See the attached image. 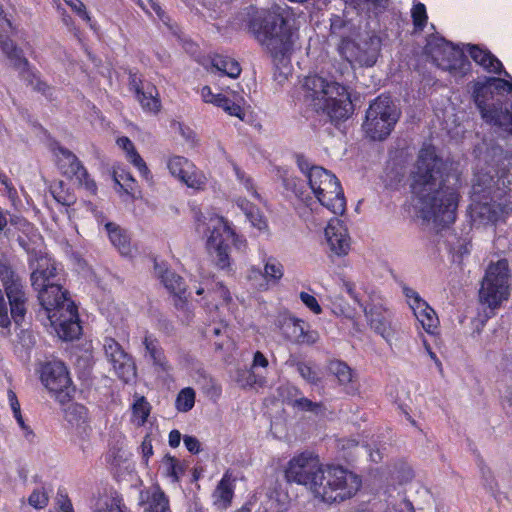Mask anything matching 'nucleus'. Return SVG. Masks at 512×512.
<instances>
[{
    "instance_id": "32",
    "label": "nucleus",
    "mask_w": 512,
    "mask_h": 512,
    "mask_svg": "<svg viewBox=\"0 0 512 512\" xmlns=\"http://www.w3.org/2000/svg\"><path fill=\"white\" fill-rule=\"evenodd\" d=\"M380 309L381 307H377L376 305L369 309L364 307V313L369 319L371 328L384 339L389 340V337L391 336V329L388 322L383 317H380Z\"/></svg>"
},
{
    "instance_id": "47",
    "label": "nucleus",
    "mask_w": 512,
    "mask_h": 512,
    "mask_svg": "<svg viewBox=\"0 0 512 512\" xmlns=\"http://www.w3.org/2000/svg\"><path fill=\"white\" fill-rule=\"evenodd\" d=\"M128 158H129L130 162L138 169V171L141 174V176L145 180L150 181L151 178H152L150 170L148 169L145 161L138 154V152L137 151L132 152V154H130V156H128Z\"/></svg>"
},
{
    "instance_id": "55",
    "label": "nucleus",
    "mask_w": 512,
    "mask_h": 512,
    "mask_svg": "<svg viewBox=\"0 0 512 512\" xmlns=\"http://www.w3.org/2000/svg\"><path fill=\"white\" fill-rule=\"evenodd\" d=\"M414 192L411 193V200L407 201L402 206V215L405 219H409L412 223L415 221L416 217V206L414 205Z\"/></svg>"
},
{
    "instance_id": "41",
    "label": "nucleus",
    "mask_w": 512,
    "mask_h": 512,
    "mask_svg": "<svg viewBox=\"0 0 512 512\" xmlns=\"http://www.w3.org/2000/svg\"><path fill=\"white\" fill-rule=\"evenodd\" d=\"M65 419L72 425H80L85 423L86 408L80 404H69L65 409Z\"/></svg>"
},
{
    "instance_id": "52",
    "label": "nucleus",
    "mask_w": 512,
    "mask_h": 512,
    "mask_svg": "<svg viewBox=\"0 0 512 512\" xmlns=\"http://www.w3.org/2000/svg\"><path fill=\"white\" fill-rule=\"evenodd\" d=\"M300 181L294 177H283V185L287 190L292 191L295 196L298 198H302L303 196V186L300 185Z\"/></svg>"
},
{
    "instance_id": "40",
    "label": "nucleus",
    "mask_w": 512,
    "mask_h": 512,
    "mask_svg": "<svg viewBox=\"0 0 512 512\" xmlns=\"http://www.w3.org/2000/svg\"><path fill=\"white\" fill-rule=\"evenodd\" d=\"M216 106L222 108L229 115L236 116L240 120H244L245 112L243 111L240 104L233 102L226 96H224L222 94H221V96H217Z\"/></svg>"
},
{
    "instance_id": "31",
    "label": "nucleus",
    "mask_w": 512,
    "mask_h": 512,
    "mask_svg": "<svg viewBox=\"0 0 512 512\" xmlns=\"http://www.w3.org/2000/svg\"><path fill=\"white\" fill-rule=\"evenodd\" d=\"M105 228L111 243L119 250L122 255H128L131 252V246L130 238L126 231L111 222L107 223Z\"/></svg>"
},
{
    "instance_id": "38",
    "label": "nucleus",
    "mask_w": 512,
    "mask_h": 512,
    "mask_svg": "<svg viewBox=\"0 0 512 512\" xmlns=\"http://www.w3.org/2000/svg\"><path fill=\"white\" fill-rule=\"evenodd\" d=\"M284 274L283 265L274 257H269L264 264V277L267 281L277 283Z\"/></svg>"
},
{
    "instance_id": "54",
    "label": "nucleus",
    "mask_w": 512,
    "mask_h": 512,
    "mask_svg": "<svg viewBox=\"0 0 512 512\" xmlns=\"http://www.w3.org/2000/svg\"><path fill=\"white\" fill-rule=\"evenodd\" d=\"M299 297L303 304L306 307H308L313 313L320 314L322 312L321 306L319 305L317 299L313 295H310L307 292H301Z\"/></svg>"
},
{
    "instance_id": "13",
    "label": "nucleus",
    "mask_w": 512,
    "mask_h": 512,
    "mask_svg": "<svg viewBox=\"0 0 512 512\" xmlns=\"http://www.w3.org/2000/svg\"><path fill=\"white\" fill-rule=\"evenodd\" d=\"M41 381L61 404L69 402L74 393L67 368L61 361H50L41 368Z\"/></svg>"
},
{
    "instance_id": "25",
    "label": "nucleus",
    "mask_w": 512,
    "mask_h": 512,
    "mask_svg": "<svg viewBox=\"0 0 512 512\" xmlns=\"http://www.w3.org/2000/svg\"><path fill=\"white\" fill-rule=\"evenodd\" d=\"M234 496V487L229 472H226L212 493L213 505L217 510L223 511L231 506Z\"/></svg>"
},
{
    "instance_id": "58",
    "label": "nucleus",
    "mask_w": 512,
    "mask_h": 512,
    "mask_svg": "<svg viewBox=\"0 0 512 512\" xmlns=\"http://www.w3.org/2000/svg\"><path fill=\"white\" fill-rule=\"evenodd\" d=\"M203 381L205 382L203 388L205 389L207 394L215 397H218L220 395L221 389L216 384L214 379L203 376Z\"/></svg>"
},
{
    "instance_id": "2",
    "label": "nucleus",
    "mask_w": 512,
    "mask_h": 512,
    "mask_svg": "<svg viewBox=\"0 0 512 512\" xmlns=\"http://www.w3.org/2000/svg\"><path fill=\"white\" fill-rule=\"evenodd\" d=\"M248 31L270 54L274 61L282 62L292 51V33L279 9L247 8Z\"/></svg>"
},
{
    "instance_id": "28",
    "label": "nucleus",
    "mask_w": 512,
    "mask_h": 512,
    "mask_svg": "<svg viewBox=\"0 0 512 512\" xmlns=\"http://www.w3.org/2000/svg\"><path fill=\"white\" fill-rule=\"evenodd\" d=\"M0 48L15 69L20 71V73L28 72V60L23 56V51L9 37L0 35Z\"/></svg>"
},
{
    "instance_id": "21",
    "label": "nucleus",
    "mask_w": 512,
    "mask_h": 512,
    "mask_svg": "<svg viewBox=\"0 0 512 512\" xmlns=\"http://www.w3.org/2000/svg\"><path fill=\"white\" fill-rule=\"evenodd\" d=\"M325 236L332 252L336 255H346L350 248V239L347 229L343 223L338 220H332L325 228Z\"/></svg>"
},
{
    "instance_id": "16",
    "label": "nucleus",
    "mask_w": 512,
    "mask_h": 512,
    "mask_svg": "<svg viewBox=\"0 0 512 512\" xmlns=\"http://www.w3.org/2000/svg\"><path fill=\"white\" fill-rule=\"evenodd\" d=\"M387 177L392 185H408L411 193L416 188V160L414 148L397 149L388 167Z\"/></svg>"
},
{
    "instance_id": "43",
    "label": "nucleus",
    "mask_w": 512,
    "mask_h": 512,
    "mask_svg": "<svg viewBox=\"0 0 512 512\" xmlns=\"http://www.w3.org/2000/svg\"><path fill=\"white\" fill-rule=\"evenodd\" d=\"M180 180L188 187L197 190L204 189L207 182L205 175L201 171L196 170L195 167Z\"/></svg>"
},
{
    "instance_id": "24",
    "label": "nucleus",
    "mask_w": 512,
    "mask_h": 512,
    "mask_svg": "<svg viewBox=\"0 0 512 512\" xmlns=\"http://www.w3.org/2000/svg\"><path fill=\"white\" fill-rule=\"evenodd\" d=\"M140 504L144 512H170L169 500L159 486L150 487L140 493Z\"/></svg>"
},
{
    "instance_id": "48",
    "label": "nucleus",
    "mask_w": 512,
    "mask_h": 512,
    "mask_svg": "<svg viewBox=\"0 0 512 512\" xmlns=\"http://www.w3.org/2000/svg\"><path fill=\"white\" fill-rule=\"evenodd\" d=\"M293 407H296L302 411H311L316 414L322 412V404L313 402L308 398L301 397L299 399L294 400Z\"/></svg>"
},
{
    "instance_id": "19",
    "label": "nucleus",
    "mask_w": 512,
    "mask_h": 512,
    "mask_svg": "<svg viewBox=\"0 0 512 512\" xmlns=\"http://www.w3.org/2000/svg\"><path fill=\"white\" fill-rule=\"evenodd\" d=\"M441 166L442 161L437 157L435 148H423L418 158V186H435Z\"/></svg>"
},
{
    "instance_id": "46",
    "label": "nucleus",
    "mask_w": 512,
    "mask_h": 512,
    "mask_svg": "<svg viewBox=\"0 0 512 512\" xmlns=\"http://www.w3.org/2000/svg\"><path fill=\"white\" fill-rule=\"evenodd\" d=\"M114 181L126 193H132L134 189V178L132 177L131 173L125 171H121V173L114 172Z\"/></svg>"
},
{
    "instance_id": "64",
    "label": "nucleus",
    "mask_w": 512,
    "mask_h": 512,
    "mask_svg": "<svg viewBox=\"0 0 512 512\" xmlns=\"http://www.w3.org/2000/svg\"><path fill=\"white\" fill-rule=\"evenodd\" d=\"M142 454L145 461H148V458L153 454V448L151 440H149L147 437L143 440L141 444Z\"/></svg>"
},
{
    "instance_id": "63",
    "label": "nucleus",
    "mask_w": 512,
    "mask_h": 512,
    "mask_svg": "<svg viewBox=\"0 0 512 512\" xmlns=\"http://www.w3.org/2000/svg\"><path fill=\"white\" fill-rule=\"evenodd\" d=\"M201 96L206 103L216 105L217 96H221V94H213L209 86H204L201 90Z\"/></svg>"
},
{
    "instance_id": "26",
    "label": "nucleus",
    "mask_w": 512,
    "mask_h": 512,
    "mask_svg": "<svg viewBox=\"0 0 512 512\" xmlns=\"http://www.w3.org/2000/svg\"><path fill=\"white\" fill-rule=\"evenodd\" d=\"M418 322L427 334L437 339L439 334V318L435 310L426 301L418 297Z\"/></svg>"
},
{
    "instance_id": "49",
    "label": "nucleus",
    "mask_w": 512,
    "mask_h": 512,
    "mask_svg": "<svg viewBox=\"0 0 512 512\" xmlns=\"http://www.w3.org/2000/svg\"><path fill=\"white\" fill-rule=\"evenodd\" d=\"M150 413V404L146 401L145 397L138 398L133 404V414L141 419L144 423Z\"/></svg>"
},
{
    "instance_id": "35",
    "label": "nucleus",
    "mask_w": 512,
    "mask_h": 512,
    "mask_svg": "<svg viewBox=\"0 0 512 512\" xmlns=\"http://www.w3.org/2000/svg\"><path fill=\"white\" fill-rule=\"evenodd\" d=\"M304 323L300 319L288 318L282 324V331L285 338L298 344V339L303 333Z\"/></svg>"
},
{
    "instance_id": "23",
    "label": "nucleus",
    "mask_w": 512,
    "mask_h": 512,
    "mask_svg": "<svg viewBox=\"0 0 512 512\" xmlns=\"http://www.w3.org/2000/svg\"><path fill=\"white\" fill-rule=\"evenodd\" d=\"M436 184L435 186H428L427 189L429 192L433 191L434 194L430 196V193L427 194V198L423 196L422 202L423 206L421 207V212L423 213L424 218H431L434 217L435 219L439 218L440 213L447 214V217L449 221H453L454 217L452 216L453 211L449 209L451 204V199H448V204L445 205V209H442V206L444 205L442 198H440L441 192L436 190Z\"/></svg>"
},
{
    "instance_id": "61",
    "label": "nucleus",
    "mask_w": 512,
    "mask_h": 512,
    "mask_svg": "<svg viewBox=\"0 0 512 512\" xmlns=\"http://www.w3.org/2000/svg\"><path fill=\"white\" fill-rule=\"evenodd\" d=\"M117 144L127 152V156H130L132 152H135V146L128 137H120L117 140Z\"/></svg>"
},
{
    "instance_id": "8",
    "label": "nucleus",
    "mask_w": 512,
    "mask_h": 512,
    "mask_svg": "<svg viewBox=\"0 0 512 512\" xmlns=\"http://www.w3.org/2000/svg\"><path fill=\"white\" fill-rule=\"evenodd\" d=\"M509 265L507 260L492 263L486 270L479 298L483 304L490 308L498 307L509 297Z\"/></svg>"
},
{
    "instance_id": "33",
    "label": "nucleus",
    "mask_w": 512,
    "mask_h": 512,
    "mask_svg": "<svg viewBox=\"0 0 512 512\" xmlns=\"http://www.w3.org/2000/svg\"><path fill=\"white\" fill-rule=\"evenodd\" d=\"M121 501L116 492L100 495L95 501L94 512H123Z\"/></svg>"
},
{
    "instance_id": "29",
    "label": "nucleus",
    "mask_w": 512,
    "mask_h": 512,
    "mask_svg": "<svg viewBox=\"0 0 512 512\" xmlns=\"http://www.w3.org/2000/svg\"><path fill=\"white\" fill-rule=\"evenodd\" d=\"M142 343L146 351L145 357H149L153 365L158 367L161 371H168L170 367L158 340L146 333Z\"/></svg>"
},
{
    "instance_id": "42",
    "label": "nucleus",
    "mask_w": 512,
    "mask_h": 512,
    "mask_svg": "<svg viewBox=\"0 0 512 512\" xmlns=\"http://www.w3.org/2000/svg\"><path fill=\"white\" fill-rule=\"evenodd\" d=\"M53 198L64 206H70L75 203V196L63 187V182L60 181L50 188Z\"/></svg>"
},
{
    "instance_id": "3",
    "label": "nucleus",
    "mask_w": 512,
    "mask_h": 512,
    "mask_svg": "<svg viewBox=\"0 0 512 512\" xmlns=\"http://www.w3.org/2000/svg\"><path fill=\"white\" fill-rule=\"evenodd\" d=\"M304 102L316 112L326 113L332 121L348 119L353 104L347 88L320 75H308L302 82Z\"/></svg>"
},
{
    "instance_id": "34",
    "label": "nucleus",
    "mask_w": 512,
    "mask_h": 512,
    "mask_svg": "<svg viewBox=\"0 0 512 512\" xmlns=\"http://www.w3.org/2000/svg\"><path fill=\"white\" fill-rule=\"evenodd\" d=\"M212 66L220 71L223 75H227L231 78H237L241 73V67L239 63L226 56L216 55L212 59Z\"/></svg>"
},
{
    "instance_id": "10",
    "label": "nucleus",
    "mask_w": 512,
    "mask_h": 512,
    "mask_svg": "<svg viewBox=\"0 0 512 512\" xmlns=\"http://www.w3.org/2000/svg\"><path fill=\"white\" fill-rule=\"evenodd\" d=\"M362 23L363 17L355 8L344 10L339 15H332L329 37L338 54L365 31Z\"/></svg>"
},
{
    "instance_id": "56",
    "label": "nucleus",
    "mask_w": 512,
    "mask_h": 512,
    "mask_svg": "<svg viewBox=\"0 0 512 512\" xmlns=\"http://www.w3.org/2000/svg\"><path fill=\"white\" fill-rule=\"evenodd\" d=\"M319 340V334L315 330H306L303 327V333L298 339V344L312 345L315 344Z\"/></svg>"
},
{
    "instance_id": "44",
    "label": "nucleus",
    "mask_w": 512,
    "mask_h": 512,
    "mask_svg": "<svg viewBox=\"0 0 512 512\" xmlns=\"http://www.w3.org/2000/svg\"><path fill=\"white\" fill-rule=\"evenodd\" d=\"M290 365H295L301 377L307 382L316 384L320 380L318 372L308 363L291 361Z\"/></svg>"
},
{
    "instance_id": "60",
    "label": "nucleus",
    "mask_w": 512,
    "mask_h": 512,
    "mask_svg": "<svg viewBox=\"0 0 512 512\" xmlns=\"http://www.w3.org/2000/svg\"><path fill=\"white\" fill-rule=\"evenodd\" d=\"M183 440H184V444L189 452H191L193 454H197L200 452L201 444L196 437L185 435Z\"/></svg>"
},
{
    "instance_id": "45",
    "label": "nucleus",
    "mask_w": 512,
    "mask_h": 512,
    "mask_svg": "<svg viewBox=\"0 0 512 512\" xmlns=\"http://www.w3.org/2000/svg\"><path fill=\"white\" fill-rule=\"evenodd\" d=\"M164 462L166 465V475L171 477L174 482L179 481V474L183 473V468L179 465L178 460L170 455H166L164 457Z\"/></svg>"
},
{
    "instance_id": "50",
    "label": "nucleus",
    "mask_w": 512,
    "mask_h": 512,
    "mask_svg": "<svg viewBox=\"0 0 512 512\" xmlns=\"http://www.w3.org/2000/svg\"><path fill=\"white\" fill-rule=\"evenodd\" d=\"M234 171L237 176V179L244 185L245 189L248 193H250L253 197L259 198V194L257 193L252 179L246 175V173L241 170L238 166H234Z\"/></svg>"
},
{
    "instance_id": "59",
    "label": "nucleus",
    "mask_w": 512,
    "mask_h": 512,
    "mask_svg": "<svg viewBox=\"0 0 512 512\" xmlns=\"http://www.w3.org/2000/svg\"><path fill=\"white\" fill-rule=\"evenodd\" d=\"M401 287H402V291H403L404 295L407 298V303H408L409 307L411 308L413 314L416 315V308H415L416 294H415V291L412 288L408 287L406 284H403V283H401Z\"/></svg>"
},
{
    "instance_id": "30",
    "label": "nucleus",
    "mask_w": 512,
    "mask_h": 512,
    "mask_svg": "<svg viewBox=\"0 0 512 512\" xmlns=\"http://www.w3.org/2000/svg\"><path fill=\"white\" fill-rule=\"evenodd\" d=\"M330 372L335 375L340 385H342L348 394H355L357 385L353 380V374L350 367L342 361H332L329 365Z\"/></svg>"
},
{
    "instance_id": "51",
    "label": "nucleus",
    "mask_w": 512,
    "mask_h": 512,
    "mask_svg": "<svg viewBox=\"0 0 512 512\" xmlns=\"http://www.w3.org/2000/svg\"><path fill=\"white\" fill-rule=\"evenodd\" d=\"M28 503L36 509H42L48 504V496L43 490H34L28 498Z\"/></svg>"
},
{
    "instance_id": "37",
    "label": "nucleus",
    "mask_w": 512,
    "mask_h": 512,
    "mask_svg": "<svg viewBox=\"0 0 512 512\" xmlns=\"http://www.w3.org/2000/svg\"><path fill=\"white\" fill-rule=\"evenodd\" d=\"M240 207L244 210L247 219L251 224L259 230H265L267 228V222L263 214L255 206L241 202Z\"/></svg>"
},
{
    "instance_id": "1",
    "label": "nucleus",
    "mask_w": 512,
    "mask_h": 512,
    "mask_svg": "<svg viewBox=\"0 0 512 512\" xmlns=\"http://www.w3.org/2000/svg\"><path fill=\"white\" fill-rule=\"evenodd\" d=\"M288 482L305 486L322 502L341 503L353 498L362 485L356 473L342 466L323 468L317 456L310 452L293 457L285 470Z\"/></svg>"
},
{
    "instance_id": "6",
    "label": "nucleus",
    "mask_w": 512,
    "mask_h": 512,
    "mask_svg": "<svg viewBox=\"0 0 512 512\" xmlns=\"http://www.w3.org/2000/svg\"><path fill=\"white\" fill-rule=\"evenodd\" d=\"M399 119V112L389 96L377 97L366 111L363 130L373 141H382L392 132Z\"/></svg>"
},
{
    "instance_id": "14",
    "label": "nucleus",
    "mask_w": 512,
    "mask_h": 512,
    "mask_svg": "<svg viewBox=\"0 0 512 512\" xmlns=\"http://www.w3.org/2000/svg\"><path fill=\"white\" fill-rule=\"evenodd\" d=\"M423 53L438 68L453 71L461 68L464 61L463 51L445 41L442 37L431 35L427 39Z\"/></svg>"
},
{
    "instance_id": "27",
    "label": "nucleus",
    "mask_w": 512,
    "mask_h": 512,
    "mask_svg": "<svg viewBox=\"0 0 512 512\" xmlns=\"http://www.w3.org/2000/svg\"><path fill=\"white\" fill-rule=\"evenodd\" d=\"M155 271L157 275L161 278V282L164 284V286L172 294L178 297L180 302H183V299H186V287L183 278L171 270H164L158 264H155Z\"/></svg>"
},
{
    "instance_id": "20",
    "label": "nucleus",
    "mask_w": 512,
    "mask_h": 512,
    "mask_svg": "<svg viewBox=\"0 0 512 512\" xmlns=\"http://www.w3.org/2000/svg\"><path fill=\"white\" fill-rule=\"evenodd\" d=\"M57 165L68 178H75L80 183L83 182L88 176V173L79 159L70 150L59 146L56 149Z\"/></svg>"
},
{
    "instance_id": "4",
    "label": "nucleus",
    "mask_w": 512,
    "mask_h": 512,
    "mask_svg": "<svg viewBox=\"0 0 512 512\" xmlns=\"http://www.w3.org/2000/svg\"><path fill=\"white\" fill-rule=\"evenodd\" d=\"M60 293L62 296H51L52 305L40 304L37 317L41 321L48 320L61 339L73 340L81 333L77 307L61 284Z\"/></svg>"
},
{
    "instance_id": "57",
    "label": "nucleus",
    "mask_w": 512,
    "mask_h": 512,
    "mask_svg": "<svg viewBox=\"0 0 512 512\" xmlns=\"http://www.w3.org/2000/svg\"><path fill=\"white\" fill-rule=\"evenodd\" d=\"M65 3L70 6L80 17L84 20L89 21L90 17L86 12L85 5L81 0H64Z\"/></svg>"
},
{
    "instance_id": "36",
    "label": "nucleus",
    "mask_w": 512,
    "mask_h": 512,
    "mask_svg": "<svg viewBox=\"0 0 512 512\" xmlns=\"http://www.w3.org/2000/svg\"><path fill=\"white\" fill-rule=\"evenodd\" d=\"M194 165L188 159L181 156H174L168 161V169L170 173L181 179L186 175L190 170H193Z\"/></svg>"
},
{
    "instance_id": "18",
    "label": "nucleus",
    "mask_w": 512,
    "mask_h": 512,
    "mask_svg": "<svg viewBox=\"0 0 512 512\" xmlns=\"http://www.w3.org/2000/svg\"><path fill=\"white\" fill-rule=\"evenodd\" d=\"M129 87L135 94L143 110L156 114L160 111L161 102L159 93L155 85L150 82H144L137 74L130 73Z\"/></svg>"
},
{
    "instance_id": "39",
    "label": "nucleus",
    "mask_w": 512,
    "mask_h": 512,
    "mask_svg": "<svg viewBox=\"0 0 512 512\" xmlns=\"http://www.w3.org/2000/svg\"><path fill=\"white\" fill-rule=\"evenodd\" d=\"M194 404L195 391L192 388L186 387L178 393L175 401V406L178 411L188 412L194 407Z\"/></svg>"
},
{
    "instance_id": "17",
    "label": "nucleus",
    "mask_w": 512,
    "mask_h": 512,
    "mask_svg": "<svg viewBox=\"0 0 512 512\" xmlns=\"http://www.w3.org/2000/svg\"><path fill=\"white\" fill-rule=\"evenodd\" d=\"M103 349L107 360L112 364L120 379L128 383L136 377V366L132 357L124 351L116 340L106 337Z\"/></svg>"
},
{
    "instance_id": "7",
    "label": "nucleus",
    "mask_w": 512,
    "mask_h": 512,
    "mask_svg": "<svg viewBox=\"0 0 512 512\" xmlns=\"http://www.w3.org/2000/svg\"><path fill=\"white\" fill-rule=\"evenodd\" d=\"M308 183L318 201L334 214L342 215L346 200L338 178L323 167H314L308 173Z\"/></svg>"
},
{
    "instance_id": "12",
    "label": "nucleus",
    "mask_w": 512,
    "mask_h": 512,
    "mask_svg": "<svg viewBox=\"0 0 512 512\" xmlns=\"http://www.w3.org/2000/svg\"><path fill=\"white\" fill-rule=\"evenodd\" d=\"M60 279L55 263L50 259L42 258L37 262V267L31 273V285L38 291V300L40 304L52 305L51 296L60 293Z\"/></svg>"
},
{
    "instance_id": "62",
    "label": "nucleus",
    "mask_w": 512,
    "mask_h": 512,
    "mask_svg": "<svg viewBox=\"0 0 512 512\" xmlns=\"http://www.w3.org/2000/svg\"><path fill=\"white\" fill-rule=\"evenodd\" d=\"M268 366V359L264 356V354L260 351L254 353L252 368L262 367L266 368Z\"/></svg>"
},
{
    "instance_id": "22",
    "label": "nucleus",
    "mask_w": 512,
    "mask_h": 512,
    "mask_svg": "<svg viewBox=\"0 0 512 512\" xmlns=\"http://www.w3.org/2000/svg\"><path fill=\"white\" fill-rule=\"evenodd\" d=\"M466 51L473 61L488 73L504 74L507 77L509 76V74L503 69L502 62L488 49L480 45L467 44Z\"/></svg>"
},
{
    "instance_id": "11",
    "label": "nucleus",
    "mask_w": 512,
    "mask_h": 512,
    "mask_svg": "<svg viewBox=\"0 0 512 512\" xmlns=\"http://www.w3.org/2000/svg\"><path fill=\"white\" fill-rule=\"evenodd\" d=\"M0 280L10 305V320L19 324L27 311V295L20 276L6 261H0Z\"/></svg>"
},
{
    "instance_id": "9",
    "label": "nucleus",
    "mask_w": 512,
    "mask_h": 512,
    "mask_svg": "<svg viewBox=\"0 0 512 512\" xmlns=\"http://www.w3.org/2000/svg\"><path fill=\"white\" fill-rule=\"evenodd\" d=\"M381 50V38L375 32L364 31L338 55L351 67L371 68L377 63Z\"/></svg>"
},
{
    "instance_id": "53",
    "label": "nucleus",
    "mask_w": 512,
    "mask_h": 512,
    "mask_svg": "<svg viewBox=\"0 0 512 512\" xmlns=\"http://www.w3.org/2000/svg\"><path fill=\"white\" fill-rule=\"evenodd\" d=\"M11 325L8 306L4 298V294L0 289V327L9 328Z\"/></svg>"
},
{
    "instance_id": "5",
    "label": "nucleus",
    "mask_w": 512,
    "mask_h": 512,
    "mask_svg": "<svg viewBox=\"0 0 512 512\" xmlns=\"http://www.w3.org/2000/svg\"><path fill=\"white\" fill-rule=\"evenodd\" d=\"M194 218L198 233L210 232L206 245L216 266L220 269L228 268L230 266L228 242L234 241L233 229L223 217H210L206 223V217L200 211L195 210Z\"/></svg>"
},
{
    "instance_id": "15",
    "label": "nucleus",
    "mask_w": 512,
    "mask_h": 512,
    "mask_svg": "<svg viewBox=\"0 0 512 512\" xmlns=\"http://www.w3.org/2000/svg\"><path fill=\"white\" fill-rule=\"evenodd\" d=\"M475 103L485 122L499 126L512 134V113L503 109L500 98H494L489 88L482 87L475 93Z\"/></svg>"
}]
</instances>
